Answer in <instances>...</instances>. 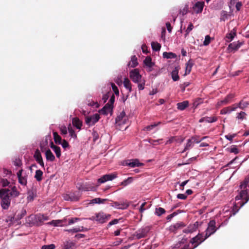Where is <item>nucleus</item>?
I'll return each instance as SVG.
<instances>
[{"mask_svg":"<svg viewBox=\"0 0 249 249\" xmlns=\"http://www.w3.org/2000/svg\"><path fill=\"white\" fill-rule=\"evenodd\" d=\"M19 195V192L16 186H12L11 189L0 190V198L1 199V206L3 209H8L10 206L11 200Z\"/></svg>","mask_w":249,"mask_h":249,"instance_id":"1","label":"nucleus"},{"mask_svg":"<svg viewBox=\"0 0 249 249\" xmlns=\"http://www.w3.org/2000/svg\"><path fill=\"white\" fill-rule=\"evenodd\" d=\"M110 217V215L106 214L103 212H100L95 214V216H93L89 218L91 220H95L99 223H104L106 222Z\"/></svg>","mask_w":249,"mask_h":249,"instance_id":"2","label":"nucleus"},{"mask_svg":"<svg viewBox=\"0 0 249 249\" xmlns=\"http://www.w3.org/2000/svg\"><path fill=\"white\" fill-rule=\"evenodd\" d=\"M129 76L132 81L135 83L140 82L144 79L142 78V76L140 74L139 71L137 69L131 70L129 72Z\"/></svg>","mask_w":249,"mask_h":249,"instance_id":"3","label":"nucleus"},{"mask_svg":"<svg viewBox=\"0 0 249 249\" xmlns=\"http://www.w3.org/2000/svg\"><path fill=\"white\" fill-rule=\"evenodd\" d=\"M207 238H206V235L204 237H203L202 233H198L197 235L193 237L190 240V243H191L193 245H194V246L192 249H194L197 247H198L201 243L205 241Z\"/></svg>","mask_w":249,"mask_h":249,"instance_id":"4","label":"nucleus"},{"mask_svg":"<svg viewBox=\"0 0 249 249\" xmlns=\"http://www.w3.org/2000/svg\"><path fill=\"white\" fill-rule=\"evenodd\" d=\"M100 115L97 114H94L93 115L86 116L85 123L89 126L93 125L100 119Z\"/></svg>","mask_w":249,"mask_h":249,"instance_id":"5","label":"nucleus"},{"mask_svg":"<svg viewBox=\"0 0 249 249\" xmlns=\"http://www.w3.org/2000/svg\"><path fill=\"white\" fill-rule=\"evenodd\" d=\"M218 228L215 227V221L214 220H211L208 223V226L205 231L206 238H208L210 235L213 234Z\"/></svg>","mask_w":249,"mask_h":249,"instance_id":"6","label":"nucleus"},{"mask_svg":"<svg viewBox=\"0 0 249 249\" xmlns=\"http://www.w3.org/2000/svg\"><path fill=\"white\" fill-rule=\"evenodd\" d=\"M149 231V227H145L139 229L137 231H136L134 235L137 237V239H141L142 238L144 237Z\"/></svg>","mask_w":249,"mask_h":249,"instance_id":"7","label":"nucleus"},{"mask_svg":"<svg viewBox=\"0 0 249 249\" xmlns=\"http://www.w3.org/2000/svg\"><path fill=\"white\" fill-rule=\"evenodd\" d=\"M17 176L18 179L19 183L22 185H26L27 182L28 176L25 173H23L22 170H19Z\"/></svg>","mask_w":249,"mask_h":249,"instance_id":"8","label":"nucleus"},{"mask_svg":"<svg viewBox=\"0 0 249 249\" xmlns=\"http://www.w3.org/2000/svg\"><path fill=\"white\" fill-rule=\"evenodd\" d=\"M125 164L132 168L140 167L143 165L142 163L140 162L139 160L137 159L126 160Z\"/></svg>","mask_w":249,"mask_h":249,"instance_id":"9","label":"nucleus"},{"mask_svg":"<svg viewBox=\"0 0 249 249\" xmlns=\"http://www.w3.org/2000/svg\"><path fill=\"white\" fill-rule=\"evenodd\" d=\"M117 177L115 174H107L104 175L102 177L98 179V182L103 183L107 181L112 180Z\"/></svg>","mask_w":249,"mask_h":249,"instance_id":"10","label":"nucleus"},{"mask_svg":"<svg viewBox=\"0 0 249 249\" xmlns=\"http://www.w3.org/2000/svg\"><path fill=\"white\" fill-rule=\"evenodd\" d=\"M242 43L239 41L234 42L229 45L228 50L229 52L237 51L241 46Z\"/></svg>","mask_w":249,"mask_h":249,"instance_id":"11","label":"nucleus"},{"mask_svg":"<svg viewBox=\"0 0 249 249\" xmlns=\"http://www.w3.org/2000/svg\"><path fill=\"white\" fill-rule=\"evenodd\" d=\"M204 2L203 1L197 2L193 7L194 11L196 14L201 13L204 7Z\"/></svg>","mask_w":249,"mask_h":249,"instance_id":"12","label":"nucleus"},{"mask_svg":"<svg viewBox=\"0 0 249 249\" xmlns=\"http://www.w3.org/2000/svg\"><path fill=\"white\" fill-rule=\"evenodd\" d=\"M112 111V106L109 103L107 104L99 112L104 115H107Z\"/></svg>","mask_w":249,"mask_h":249,"instance_id":"13","label":"nucleus"},{"mask_svg":"<svg viewBox=\"0 0 249 249\" xmlns=\"http://www.w3.org/2000/svg\"><path fill=\"white\" fill-rule=\"evenodd\" d=\"M34 158L36 159V161L39 164V165L42 167H44V164L43 161V159L41 155L40 152L39 150H36L34 154Z\"/></svg>","mask_w":249,"mask_h":249,"instance_id":"14","label":"nucleus"},{"mask_svg":"<svg viewBox=\"0 0 249 249\" xmlns=\"http://www.w3.org/2000/svg\"><path fill=\"white\" fill-rule=\"evenodd\" d=\"M185 226L184 223L182 222L177 223L169 227V231L171 232H175L178 229H181Z\"/></svg>","mask_w":249,"mask_h":249,"instance_id":"15","label":"nucleus"},{"mask_svg":"<svg viewBox=\"0 0 249 249\" xmlns=\"http://www.w3.org/2000/svg\"><path fill=\"white\" fill-rule=\"evenodd\" d=\"M111 206L116 209L124 210L128 207V204L126 203H119L118 202H114Z\"/></svg>","mask_w":249,"mask_h":249,"instance_id":"16","label":"nucleus"},{"mask_svg":"<svg viewBox=\"0 0 249 249\" xmlns=\"http://www.w3.org/2000/svg\"><path fill=\"white\" fill-rule=\"evenodd\" d=\"M198 222H195L193 225H191L188 228L183 231L184 233H192L196 231L198 226Z\"/></svg>","mask_w":249,"mask_h":249,"instance_id":"17","label":"nucleus"},{"mask_svg":"<svg viewBox=\"0 0 249 249\" xmlns=\"http://www.w3.org/2000/svg\"><path fill=\"white\" fill-rule=\"evenodd\" d=\"M79 189L84 191H94L96 190V187L91 186L89 184L86 183L85 184L79 187Z\"/></svg>","mask_w":249,"mask_h":249,"instance_id":"18","label":"nucleus"},{"mask_svg":"<svg viewBox=\"0 0 249 249\" xmlns=\"http://www.w3.org/2000/svg\"><path fill=\"white\" fill-rule=\"evenodd\" d=\"M67 231L69 232H72V233H75L77 232L80 231H88V229L84 228L83 226H78L77 227H75L74 228L69 229L66 230Z\"/></svg>","mask_w":249,"mask_h":249,"instance_id":"19","label":"nucleus"},{"mask_svg":"<svg viewBox=\"0 0 249 249\" xmlns=\"http://www.w3.org/2000/svg\"><path fill=\"white\" fill-rule=\"evenodd\" d=\"M249 105V102L242 100L238 104L234 105V106L235 107H236V109L237 108H240L242 109H245L248 107Z\"/></svg>","mask_w":249,"mask_h":249,"instance_id":"20","label":"nucleus"},{"mask_svg":"<svg viewBox=\"0 0 249 249\" xmlns=\"http://www.w3.org/2000/svg\"><path fill=\"white\" fill-rule=\"evenodd\" d=\"M72 124L77 129H80L82 125V122L77 117L74 118L72 120Z\"/></svg>","mask_w":249,"mask_h":249,"instance_id":"21","label":"nucleus"},{"mask_svg":"<svg viewBox=\"0 0 249 249\" xmlns=\"http://www.w3.org/2000/svg\"><path fill=\"white\" fill-rule=\"evenodd\" d=\"M45 156L47 160L53 161L55 160V157L50 149L46 151Z\"/></svg>","mask_w":249,"mask_h":249,"instance_id":"22","label":"nucleus"},{"mask_svg":"<svg viewBox=\"0 0 249 249\" xmlns=\"http://www.w3.org/2000/svg\"><path fill=\"white\" fill-rule=\"evenodd\" d=\"M124 86L125 88L128 90L129 92L132 91L131 83L127 78H125L123 81Z\"/></svg>","mask_w":249,"mask_h":249,"instance_id":"23","label":"nucleus"},{"mask_svg":"<svg viewBox=\"0 0 249 249\" xmlns=\"http://www.w3.org/2000/svg\"><path fill=\"white\" fill-rule=\"evenodd\" d=\"M66 219L63 220H53L51 222L48 223L49 224L53 225L54 226H63V223L65 221Z\"/></svg>","mask_w":249,"mask_h":249,"instance_id":"24","label":"nucleus"},{"mask_svg":"<svg viewBox=\"0 0 249 249\" xmlns=\"http://www.w3.org/2000/svg\"><path fill=\"white\" fill-rule=\"evenodd\" d=\"M51 148L55 152L56 157L59 158L61 156V151L60 147L54 145L53 143L52 142L51 144Z\"/></svg>","mask_w":249,"mask_h":249,"instance_id":"25","label":"nucleus"},{"mask_svg":"<svg viewBox=\"0 0 249 249\" xmlns=\"http://www.w3.org/2000/svg\"><path fill=\"white\" fill-rule=\"evenodd\" d=\"M193 65L194 63L191 60H189L188 62L186 64L185 72L184 74L185 75L188 74L191 72Z\"/></svg>","mask_w":249,"mask_h":249,"instance_id":"26","label":"nucleus"},{"mask_svg":"<svg viewBox=\"0 0 249 249\" xmlns=\"http://www.w3.org/2000/svg\"><path fill=\"white\" fill-rule=\"evenodd\" d=\"M178 70L177 68H175L174 70L171 72V76L173 81H178L179 77L178 76Z\"/></svg>","mask_w":249,"mask_h":249,"instance_id":"27","label":"nucleus"},{"mask_svg":"<svg viewBox=\"0 0 249 249\" xmlns=\"http://www.w3.org/2000/svg\"><path fill=\"white\" fill-rule=\"evenodd\" d=\"M236 107L233 106L232 107H229L226 108H224L221 110V114H226L227 113H230L232 111H235Z\"/></svg>","mask_w":249,"mask_h":249,"instance_id":"28","label":"nucleus"},{"mask_svg":"<svg viewBox=\"0 0 249 249\" xmlns=\"http://www.w3.org/2000/svg\"><path fill=\"white\" fill-rule=\"evenodd\" d=\"M217 119L215 117H203L199 120V122H207V123H213L216 121Z\"/></svg>","mask_w":249,"mask_h":249,"instance_id":"29","label":"nucleus"},{"mask_svg":"<svg viewBox=\"0 0 249 249\" xmlns=\"http://www.w3.org/2000/svg\"><path fill=\"white\" fill-rule=\"evenodd\" d=\"M235 35H236V31L234 29L232 30H231L230 33L227 34L226 38H227L229 40H227L226 41L230 42V41H232L233 39L234 36Z\"/></svg>","mask_w":249,"mask_h":249,"instance_id":"30","label":"nucleus"},{"mask_svg":"<svg viewBox=\"0 0 249 249\" xmlns=\"http://www.w3.org/2000/svg\"><path fill=\"white\" fill-rule=\"evenodd\" d=\"M188 105L189 102L187 101L178 103L177 104L178 108L180 110H183L188 107Z\"/></svg>","mask_w":249,"mask_h":249,"instance_id":"31","label":"nucleus"},{"mask_svg":"<svg viewBox=\"0 0 249 249\" xmlns=\"http://www.w3.org/2000/svg\"><path fill=\"white\" fill-rule=\"evenodd\" d=\"M124 118H127V117L125 116V112L122 111L116 118V123H121L122 120H124Z\"/></svg>","mask_w":249,"mask_h":249,"instance_id":"32","label":"nucleus"},{"mask_svg":"<svg viewBox=\"0 0 249 249\" xmlns=\"http://www.w3.org/2000/svg\"><path fill=\"white\" fill-rule=\"evenodd\" d=\"M143 63L146 67L150 66L153 67L154 65V63L152 62V59L150 57L147 56L143 61Z\"/></svg>","mask_w":249,"mask_h":249,"instance_id":"33","label":"nucleus"},{"mask_svg":"<svg viewBox=\"0 0 249 249\" xmlns=\"http://www.w3.org/2000/svg\"><path fill=\"white\" fill-rule=\"evenodd\" d=\"M177 57V55L171 52H164L163 53V57L167 59L169 58H175Z\"/></svg>","mask_w":249,"mask_h":249,"instance_id":"34","label":"nucleus"},{"mask_svg":"<svg viewBox=\"0 0 249 249\" xmlns=\"http://www.w3.org/2000/svg\"><path fill=\"white\" fill-rule=\"evenodd\" d=\"M194 146V143L192 141V140L188 139L187 140V142L185 146L184 149L182 152V153L184 152V151L188 150L190 149L191 148L193 147Z\"/></svg>","mask_w":249,"mask_h":249,"instance_id":"35","label":"nucleus"},{"mask_svg":"<svg viewBox=\"0 0 249 249\" xmlns=\"http://www.w3.org/2000/svg\"><path fill=\"white\" fill-rule=\"evenodd\" d=\"M107 199H102L100 198H95L90 200V204H101L104 203L107 201Z\"/></svg>","mask_w":249,"mask_h":249,"instance_id":"36","label":"nucleus"},{"mask_svg":"<svg viewBox=\"0 0 249 249\" xmlns=\"http://www.w3.org/2000/svg\"><path fill=\"white\" fill-rule=\"evenodd\" d=\"M151 47L152 49L155 51H159L161 48V45L157 42H152Z\"/></svg>","mask_w":249,"mask_h":249,"instance_id":"37","label":"nucleus"},{"mask_svg":"<svg viewBox=\"0 0 249 249\" xmlns=\"http://www.w3.org/2000/svg\"><path fill=\"white\" fill-rule=\"evenodd\" d=\"M43 214H38L35 216V222L37 224H41L43 222Z\"/></svg>","mask_w":249,"mask_h":249,"instance_id":"38","label":"nucleus"},{"mask_svg":"<svg viewBox=\"0 0 249 249\" xmlns=\"http://www.w3.org/2000/svg\"><path fill=\"white\" fill-rule=\"evenodd\" d=\"M43 172L40 170H37L36 172L35 178L37 181H40L42 180Z\"/></svg>","mask_w":249,"mask_h":249,"instance_id":"39","label":"nucleus"},{"mask_svg":"<svg viewBox=\"0 0 249 249\" xmlns=\"http://www.w3.org/2000/svg\"><path fill=\"white\" fill-rule=\"evenodd\" d=\"M75 248V244L71 241H67L64 244V249H73Z\"/></svg>","mask_w":249,"mask_h":249,"instance_id":"40","label":"nucleus"},{"mask_svg":"<svg viewBox=\"0 0 249 249\" xmlns=\"http://www.w3.org/2000/svg\"><path fill=\"white\" fill-rule=\"evenodd\" d=\"M137 58L136 56L133 55L131 57V62L129 63L131 67L134 68L138 65Z\"/></svg>","mask_w":249,"mask_h":249,"instance_id":"41","label":"nucleus"},{"mask_svg":"<svg viewBox=\"0 0 249 249\" xmlns=\"http://www.w3.org/2000/svg\"><path fill=\"white\" fill-rule=\"evenodd\" d=\"M53 138L54 142L58 144H60L62 141L61 138L58 135L56 132H54L53 133Z\"/></svg>","mask_w":249,"mask_h":249,"instance_id":"42","label":"nucleus"},{"mask_svg":"<svg viewBox=\"0 0 249 249\" xmlns=\"http://www.w3.org/2000/svg\"><path fill=\"white\" fill-rule=\"evenodd\" d=\"M220 20L224 21L228 19L229 15L227 12L225 11H222L220 13Z\"/></svg>","mask_w":249,"mask_h":249,"instance_id":"43","label":"nucleus"},{"mask_svg":"<svg viewBox=\"0 0 249 249\" xmlns=\"http://www.w3.org/2000/svg\"><path fill=\"white\" fill-rule=\"evenodd\" d=\"M246 113L245 112L241 111L237 113L236 118L238 120H243L246 118Z\"/></svg>","mask_w":249,"mask_h":249,"instance_id":"44","label":"nucleus"},{"mask_svg":"<svg viewBox=\"0 0 249 249\" xmlns=\"http://www.w3.org/2000/svg\"><path fill=\"white\" fill-rule=\"evenodd\" d=\"M165 213V210L161 207L157 208L155 210V214L158 216H160Z\"/></svg>","mask_w":249,"mask_h":249,"instance_id":"45","label":"nucleus"},{"mask_svg":"<svg viewBox=\"0 0 249 249\" xmlns=\"http://www.w3.org/2000/svg\"><path fill=\"white\" fill-rule=\"evenodd\" d=\"M133 180V178L132 177H129L127 179L124 180L122 183L121 185H124V186H127V185L131 183Z\"/></svg>","mask_w":249,"mask_h":249,"instance_id":"46","label":"nucleus"},{"mask_svg":"<svg viewBox=\"0 0 249 249\" xmlns=\"http://www.w3.org/2000/svg\"><path fill=\"white\" fill-rule=\"evenodd\" d=\"M70 195L71 197V201H77L79 198V196L75 193H71L70 194Z\"/></svg>","mask_w":249,"mask_h":249,"instance_id":"47","label":"nucleus"},{"mask_svg":"<svg viewBox=\"0 0 249 249\" xmlns=\"http://www.w3.org/2000/svg\"><path fill=\"white\" fill-rule=\"evenodd\" d=\"M203 103V100L201 98L196 99L193 103V107L196 108L199 105Z\"/></svg>","mask_w":249,"mask_h":249,"instance_id":"48","label":"nucleus"},{"mask_svg":"<svg viewBox=\"0 0 249 249\" xmlns=\"http://www.w3.org/2000/svg\"><path fill=\"white\" fill-rule=\"evenodd\" d=\"M138 84V88L139 90H143L144 89V86L145 83V80L143 79L141 82L136 83Z\"/></svg>","mask_w":249,"mask_h":249,"instance_id":"49","label":"nucleus"},{"mask_svg":"<svg viewBox=\"0 0 249 249\" xmlns=\"http://www.w3.org/2000/svg\"><path fill=\"white\" fill-rule=\"evenodd\" d=\"M59 129L62 135L65 136L67 134V128L66 126L62 125L59 127Z\"/></svg>","mask_w":249,"mask_h":249,"instance_id":"50","label":"nucleus"},{"mask_svg":"<svg viewBox=\"0 0 249 249\" xmlns=\"http://www.w3.org/2000/svg\"><path fill=\"white\" fill-rule=\"evenodd\" d=\"M233 97V95L231 94L228 95L223 100L221 101V104H227L229 102L231 99Z\"/></svg>","mask_w":249,"mask_h":249,"instance_id":"51","label":"nucleus"},{"mask_svg":"<svg viewBox=\"0 0 249 249\" xmlns=\"http://www.w3.org/2000/svg\"><path fill=\"white\" fill-rule=\"evenodd\" d=\"M160 123L159 122L158 124H153L148 125L144 128V130L148 131H150L151 130L153 129L154 127L157 126Z\"/></svg>","mask_w":249,"mask_h":249,"instance_id":"52","label":"nucleus"},{"mask_svg":"<svg viewBox=\"0 0 249 249\" xmlns=\"http://www.w3.org/2000/svg\"><path fill=\"white\" fill-rule=\"evenodd\" d=\"M228 149L231 153H234V154H237L239 152L238 149L237 148V147L235 145H232L231 148H228Z\"/></svg>","mask_w":249,"mask_h":249,"instance_id":"53","label":"nucleus"},{"mask_svg":"<svg viewBox=\"0 0 249 249\" xmlns=\"http://www.w3.org/2000/svg\"><path fill=\"white\" fill-rule=\"evenodd\" d=\"M194 26L192 23H190L188 27L186 30V34L185 35V37L189 34V33L193 29Z\"/></svg>","mask_w":249,"mask_h":249,"instance_id":"54","label":"nucleus"},{"mask_svg":"<svg viewBox=\"0 0 249 249\" xmlns=\"http://www.w3.org/2000/svg\"><path fill=\"white\" fill-rule=\"evenodd\" d=\"M111 85L112 90L114 91V93L116 95H119V89H118V88L117 87V86L114 83H111Z\"/></svg>","mask_w":249,"mask_h":249,"instance_id":"55","label":"nucleus"},{"mask_svg":"<svg viewBox=\"0 0 249 249\" xmlns=\"http://www.w3.org/2000/svg\"><path fill=\"white\" fill-rule=\"evenodd\" d=\"M55 246L54 244L45 245L41 247V249H54Z\"/></svg>","mask_w":249,"mask_h":249,"instance_id":"56","label":"nucleus"},{"mask_svg":"<svg viewBox=\"0 0 249 249\" xmlns=\"http://www.w3.org/2000/svg\"><path fill=\"white\" fill-rule=\"evenodd\" d=\"M211 37L209 36H206L205 37V40L203 42V45L204 46H207L210 43Z\"/></svg>","mask_w":249,"mask_h":249,"instance_id":"57","label":"nucleus"},{"mask_svg":"<svg viewBox=\"0 0 249 249\" xmlns=\"http://www.w3.org/2000/svg\"><path fill=\"white\" fill-rule=\"evenodd\" d=\"M26 210L24 209H22L21 211L20 214H18L17 215V219H21L26 214Z\"/></svg>","mask_w":249,"mask_h":249,"instance_id":"58","label":"nucleus"},{"mask_svg":"<svg viewBox=\"0 0 249 249\" xmlns=\"http://www.w3.org/2000/svg\"><path fill=\"white\" fill-rule=\"evenodd\" d=\"M120 220V219H114V220L111 221L110 222H109L108 223V224L107 225V228H108L109 227H110L112 225L117 224V223H118Z\"/></svg>","mask_w":249,"mask_h":249,"instance_id":"59","label":"nucleus"},{"mask_svg":"<svg viewBox=\"0 0 249 249\" xmlns=\"http://www.w3.org/2000/svg\"><path fill=\"white\" fill-rule=\"evenodd\" d=\"M79 220H80V218H72L69 219L68 224H69V225H71V224H72L73 223L77 222V221H78Z\"/></svg>","mask_w":249,"mask_h":249,"instance_id":"60","label":"nucleus"},{"mask_svg":"<svg viewBox=\"0 0 249 249\" xmlns=\"http://www.w3.org/2000/svg\"><path fill=\"white\" fill-rule=\"evenodd\" d=\"M1 183L2 184V186L5 187L9 185V182L6 179L2 178L1 180Z\"/></svg>","mask_w":249,"mask_h":249,"instance_id":"61","label":"nucleus"},{"mask_svg":"<svg viewBox=\"0 0 249 249\" xmlns=\"http://www.w3.org/2000/svg\"><path fill=\"white\" fill-rule=\"evenodd\" d=\"M190 85V83L186 82H184L183 85H181V90L182 92H184L185 89V88L188 87Z\"/></svg>","mask_w":249,"mask_h":249,"instance_id":"62","label":"nucleus"},{"mask_svg":"<svg viewBox=\"0 0 249 249\" xmlns=\"http://www.w3.org/2000/svg\"><path fill=\"white\" fill-rule=\"evenodd\" d=\"M64 148H66L67 147H68L69 146V143L68 142L65 141V140H63L61 142V144H60Z\"/></svg>","mask_w":249,"mask_h":249,"instance_id":"63","label":"nucleus"},{"mask_svg":"<svg viewBox=\"0 0 249 249\" xmlns=\"http://www.w3.org/2000/svg\"><path fill=\"white\" fill-rule=\"evenodd\" d=\"M187 197V195L183 194H179L177 195V198L180 199H185Z\"/></svg>","mask_w":249,"mask_h":249,"instance_id":"64","label":"nucleus"}]
</instances>
